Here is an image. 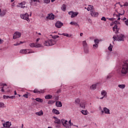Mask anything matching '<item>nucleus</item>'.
<instances>
[{"mask_svg": "<svg viewBox=\"0 0 128 128\" xmlns=\"http://www.w3.org/2000/svg\"><path fill=\"white\" fill-rule=\"evenodd\" d=\"M120 66L122 68L119 72V74L122 76H126L128 72V60L124 62L120 63Z\"/></svg>", "mask_w": 128, "mask_h": 128, "instance_id": "f257e3e1", "label": "nucleus"}, {"mask_svg": "<svg viewBox=\"0 0 128 128\" xmlns=\"http://www.w3.org/2000/svg\"><path fill=\"white\" fill-rule=\"evenodd\" d=\"M114 42L118 40V42H122L124 40V35L120 34V35H117V36H114L112 38Z\"/></svg>", "mask_w": 128, "mask_h": 128, "instance_id": "f03ea898", "label": "nucleus"}, {"mask_svg": "<svg viewBox=\"0 0 128 128\" xmlns=\"http://www.w3.org/2000/svg\"><path fill=\"white\" fill-rule=\"evenodd\" d=\"M56 44L54 40H49L45 41L44 44L45 46H54Z\"/></svg>", "mask_w": 128, "mask_h": 128, "instance_id": "7ed1b4c3", "label": "nucleus"}, {"mask_svg": "<svg viewBox=\"0 0 128 128\" xmlns=\"http://www.w3.org/2000/svg\"><path fill=\"white\" fill-rule=\"evenodd\" d=\"M20 16L21 18H22V20H25L28 22H30V18H28V16H30V15H28V14L26 13L25 14H21L20 15Z\"/></svg>", "mask_w": 128, "mask_h": 128, "instance_id": "20e7f679", "label": "nucleus"}, {"mask_svg": "<svg viewBox=\"0 0 128 128\" xmlns=\"http://www.w3.org/2000/svg\"><path fill=\"white\" fill-rule=\"evenodd\" d=\"M22 36V33L19 32H16L13 35V39L16 40V38H20Z\"/></svg>", "mask_w": 128, "mask_h": 128, "instance_id": "39448f33", "label": "nucleus"}, {"mask_svg": "<svg viewBox=\"0 0 128 128\" xmlns=\"http://www.w3.org/2000/svg\"><path fill=\"white\" fill-rule=\"evenodd\" d=\"M61 122H62V126H64L65 128H70V125L68 124L67 120H66L64 119H62Z\"/></svg>", "mask_w": 128, "mask_h": 128, "instance_id": "423d86ee", "label": "nucleus"}, {"mask_svg": "<svg viewBox=\"0 0 128 128\" xmlns=\"http://www.w3.org/2000/svg\"><path fill=\"white\" fill-rule=\"evenodd\" d=\"M29 46H30V48H42V44H34V43H32V44H29Z\"/></svg>", "mask_w": 128, "mask_h": 128, "instance_id": "0eeeda50", "label": "nucleus"}, {"mask_svg": "<svg viewBox=\"0 0 128 128\" xmlns=\"http://www.w3.org/2000/svg\"><path fill=\"white\" fill-rule=\"evenodd\" d=\"M102 114H104V112L106 114H110V109L106 107H104L103 108V110H101Z\"/></svg>", "mask_w": 128, "mask_h": 128, "instance_id": "6e6552de", "label": "nucleus"}, {"mask_svg": "<svg viewBox=\"0 0 128 128\" xmlns=\"http://www.w3.org/2000/svg\"><path fill=\"white\" fill-rule=\"evenodd\" d=\"M113 24H115V26L113 27V30L114 32V30H116V32H118V25L117 24H120V22L118 20H116L114 22H113Z\"/></svg>", "mask_w": 128, "mask_h": 128, "instance_id": "1a4fd4ad", "label": "nucleus"}, {"mask_svg": "<svg viewBox=\"0 0 128 128\" xmlns=\"http://www.w3.org/2000/svg\"><path fill=\"white\" fill-rule=\"evenodd\" d=\"M68 14L71 16V18H74L78 16V12H74V11H70L68 12Z\"/></svg>", "mask_w": 128, "mask_h": 128, "instance_id": "9d476101", "label": "nucleus"}, {"mask_svg": "<svg viewBox=\"0 0 128 128\" xmlns=\"http://www.w3.org/2000/svg\"><path fill=\"white\" fill-rule=\"evenodd\" d=\"M64 26V23L60 21H57L55 24V26L58 28H60Z\"/></svg>", "mask_w": 128, "mask_h": 128, "instance_id": "9b49d317", "label": "nucleus"}, {"mask_svg": "<svg viewBox=\"0 0 128 128\" xmlns=\"http://www.w3.org/2000/svg\"><path fill=\"white\" fill-rule=\"evenodd\" d=\"M90 14L92 16L96 17L98 16V12H96L93 10H91Z\"/></svg>", "mask_w": 128, "mask_h": 128, "instance_id": "f8f14e48", "label": "nucleus"}, {"mask_svg": "<svg viewBox=\"0 0 128 128\" xmlns=\"http://www.w3.org/2000/svg\"><path fill=\"white\" fill-rule=\"evenodd\" d=\"M46 18L48 20H54V14H48V16H47Z\"/></svg>", "mask_w": 128, "mask_h": 128, "instance_id": "ddd939ff", "label": "nucleus"}, {"mask_svg": "<svg viewBox=\"0 0 128 128\" xmlns=\"http://www.w3.org/2000/svg\"><path fill=\"white\" fill-rule=\"evenodd\" d=\"M56 106L57 108H62V104L60 101H57L56 102Z\"/></svg>", "mask_w": 128, "mask_h": 128, "instance_id": "4468645a", "label": "nucleus"}, {"mask_svg": "<svg viewBox=\"0 0 128 128\" xmlns=\"http://www.w3.org/2000/svg\"><path fill=\"white\" fill-rule=\"evenodd\" d=\"M70 24H71L72 26H78V27L80 26V24H78V22H70Z\"/></svg>", "mask_w": 128, "mask_h": 128, "instance_id": "2eb2a0df", "label": "nucleus"}, {"mask_svg": "<svg viewBox=\"0 0 128 128\" xmlns=\"http://www.w3.org/2000/svg\"><path fill=\"white\" fill-rule=\"evenodd\" d=\"M20 7L22 8H26V2H22L21 3H20Z\"/></svg>", "mask_w": 128, "mask_h": 128, "instance_id": "dca6fc26", "label": "nucleus"}, {"mask_svg": "<svg viewBox=\"0 0 128 128\" xmlns=\"http://www.w3.org/2000/svg\"><path fill=\"white\" fill-rule=\"evenodd\" d=\"M52 112H54V114H60V111L56 108H54L52 110Z\"/></svg>", "mask_w": 128, "mask_h": 128, "instance_id": "f3484780", "label": "nucleus"}, {"mask_svg": "<svg viewBox=\"0 0 128 128\" xmlns=\"http://www.w3.org/2000/svg\"><path fill=\"white\" fill-rule=\"evenodd\" d=\"M87 10L88 11L90 10V12H92V10H94V6L89 5L88 7L87 8Z\"/></svg>", "mask_w": 128, "mask_h": 128, "instance_id": "a211bd4d", "label": "nucleus"}, {"mask_svg": "<svg viewBox=\"0 0 128 128\" xmlns=\"http://www.w3.org/2000/svg\"><path fill=\"white\" fill-rule=\"evenodd\" d=\"M55 124H62V120H60L58 118L54 121Z\"/></svg>", "mask_w": 128, "mask_h": 128, "instance_id": "6ab92c4d", "label": "nucleus"}, {"mask_svg": "<svg viewBox=\"0 0 128 128\" xmlns=\"http://www.w3.org/2000/svg\"><path fill=\"white\" fill-rule=\"evenodd\" d=\"M6 10H4L2 12H0V16H6Z\"/></svg>", "mask_w": 128, "mask_h": 128, "instance_id": "aec40b11", "label": "nucleus"}, {"mask_svg": "<svg viewBox=\"0 0 128 128\" xmlns=\"http://www.w3.org/2000/svg\"><path fill=\"white\" fill-rule=\"evenodd\" d=\"M36 116H42V114H44V112H42V110H41L40 111L36 112Z\"/></svg>", "mask_w": 128, "mask_h": 128, "instance_id": "412c9836", "label": "nucleus"}, {"mask_svg": "<svg viewBox=\"0 0 128 128\" xmlns=\"http://www.w3.org/2000/svg\"><path fill=\"white\" fill-rule=\"evenodd\" d=\"M20 54H26L28 51H26V49H22L20 51Z\"/></svg>", "mask_w": 128, "mask_h": 128, "instance_id": "4be33fe9", "label": "nucleus"}, {"mask_svg": "<svg viewBox=\"0 0 128 128\" xmlns=\"http://www.w3.org/2000/svg\"><path fill=\"white\" fill-rule=\"evenodd\" d=\"M118 88H121L122 90H124L126 88V85L125 84H118Z\"/></svg>", "mask_w": 128, "mask_h": 128, "instance_id": "5701e85b", "label": "nucleus"}, {"mask_svg": "<svg viewBox=\"0 0 128 128\" xmlns=\"http://www.w3.org/2000/svg\"><path fill=\"white\" fill-rule=\"evenodd\" d=\"M52 98V95H46L45 96V98L46 100H50V98Z\"/></svg>", "mask_w": 128, "mask_h": 128, "instance_id": "b1692460", "label": "nucleus"}, {"mask_svg": "<svg viewBox=\"0 0 128 128\" xmlns=\"http://www.w3.org/2000/svg\"><path fill=\"white\" fill-rule=\"evenodd\" d=\"M81 112H82V114H84V116H86V114H88V110H81Z\"/></svg>", "mask_w": 128, "mask_h": 128, "instance_id": "393cba45", "label": "nucleus"}, {"mask_svg": "<svg viewBox=\"0 0 128 128\" xmlns=\"http://www.w3.org/2000/svg\"><path fill=\"white\" fill-rule=\"evenodd\" d=\"M34 94H42V92L41 91H39L38 90V89H35L34 90Z\"/></svg>", "mask_w": 128, "mask_h": 128, "instance_id": "a878e982", "label": "nucleus"}, {"mask_svg": "<svg viewBox=\"0 0 128 128\" xmlns=\"http://www.w3.org/2000/svg\"><path fill=\"white\" fill-rule=\"evenodd\" d=\"M62 10H63V12H66V4H64L62 7Z\"/></svg>", "mask_w": 128, "mask_h": 128, "instance_id": "bb28decb", "label": "nucleus"}, {"mask_svg": "<svg viewBox=\"0 0 128 128\" xmlns=\"http://www.w3.org/2000/svg\"><path fill=\"white\" fill-rule=\"evenodd\" d=\"M36 102H44V100L40 98H36Z\"/></svg>", "mask_w": 128, "mask_h": 128, "instance_id": "cd10ccee", "label": "nucleus"}, {"mask_svg": "<svg viewBox=\"0 0 128 128\" xmlns=\"http://www.w3.org/2000/svg\"><path fill=\"white\" fill-rule=\"evenodd\" d=\"M102 96H104V98L106 96V92L105 90H102L101 92Z\"/></svg>", "mask_w": 128, "mask_h": 128, "instance_id": "c85d7f7f", "label": "nucleus"}, {"mask_svg": "<svg viewBox=\"0 0 128 128\" xmlns=\"http://www.w3.org/2000/svg\"><path fill=\"white\" fill-rule=\"evenodd\" d=\"M62 36H67V38H70L72 36V35H70L68 34L63 33L62 34Z\"/></svg>", "mask_w": 128, "mask_h": 128, "instance_id": "c756f323", "label": "nucleus"}, {"mask_svg": "<svg viewBox=\"0 0 128 128\" xmlns=\"http://www.w3.org/2000/svg\"><path fill=\"white\" fill-rule=\"evenodd\" d=\"M124 10H123L122 14L119 13L118 14H116V18H120V16H124Z\"/></svg>", "mask_w": 128, "mask_h": 128, "instance_id": "7c9ffc66", "label": "nucleus"}, {"mask_svg": "<svg viewBox=\"0 0 128 128\" xmlns=\"http://www.w3.org/2000/svg\"><path fill=\"white\" fill-rule=\"evenodd\" d=\"M80 106L82 108H85L86 104H84V103H80Z\"/></svg>", "mask_w": 128, "mask_h": 128, "instance_id": "2f4dec72", "label": "nucleus"}, {"mask_svg": "<svg viewBox=\"0 0 128 128\" xmlns=\"http://www.w3.org/2000/svg\"><path fill=\"white\" fill-rule=\"evenodd\" d=\"M54 102H55L54 101L52 100H50L48 102V104H54Z\"/></svg>", "mask_w": 128, "mask_h": 128, "instance_id": "473e14b6", "label": "nucleus"}, {"mask_svg": "<svg viewBox=\"0 0 128 128\" xmlns=\"http://www.w3.org/2000/svg\"><path fill=\"white\" fill-rule=\"evenodd\" d=\"M80 100L79 98L76 99L75 100V103L76 104H80Z\"/></svg>", "mask_w": 128, "mask_h": 128, "instance_id": "72a5a7b5", "label": "nucleus"}, {"mask_svg": "<svg viewBox=\"0 0 128 128\" xmlns=\"http://www.w3.org/2000/svg\"><path fill=\"white\" fill-rule=\"evenodd\" d=\"M100 42V40H98V39H95L94 40V42L97 44H98Z\"/></svg>", "mask_w": 128, "mask_h": 128, "instance_id": "f704fd0d", "label": "nucleus"}, {"mask_svg": "<svg viewBox=\"0 0 128 128\" xmlns=\"http://www.w3.org/2000/svg\"><path fill=\"white\" fill-rule=\"evenodd\" d=\"M92 90H96V84H93L90 86Z\"/></svg>", "mask_w": 128, "mask_h": 128, "instance_id": "c9c22d12", "label": "nucleus"}, {"mask_svg": "<svg viewBox=\"0 0 128 128\" xmlns=\"http://www.w3.org/2000/svg\"><path fill=\"white\" fill-rule=\"evenodd\" d=\"M84 50L85 54H88V52H90V50L88 48H84Z\"/></svg>", "mask_w": 128, "mask_h": 128, "instance_id": "e433bc0d", "label": "nucleus"}, {"mask_svg": "<svg viewBox=\"0 0 128 128\" xmlns=\"http://www.w3.org/2000/svg\"><path fill=\"white\" fill-rule=\"evenodd\" d=\"M82 44L84 48H86V46H87L86 42V40H84L82 42Z\"/></svg>", "mask_w": 128, "mask_h": 128, "instance_id": "4c0bfd02", "label": "nucleus"}, {"mask_svg": "<svg viewBox=\"0 0 128 128\" xmlns=\"http://www.w3.org/2000/svg\"><path fill=\"white\" fill-rule=\"evenodd\" d=\"M58 38H60V36H52V38H53L54 40Z\"/></svg>", "mask_w": 128, "mask_h": 128, "instance_id": "58836bf2", "label": "nucleus"}, {"mask_svg": "<svg viewBox=\"0 0 128 128\" xmlns=\"http://www.w3.org/2000/svg\"><path fill=\"white\" fill-rule=\"evenodd\" d=\"M24 44V42L21 41V42H20V43L17 42V43L15 44H14V46H20V44Z\"/></svg>", "mask_w": 128, "mask_h": 128, "instance_id": "ea45409f", "label": "nucleus"}, {"mask_svg": "<svg viewBox=\"0 0 128 128\" xmlns=\"http://www.w3.org/2000/svg\"><path fill=\"white\" fill-rule=\"evenodd\" d=\"M0 108H4V104L0 102Z\"/></svg>", "mask_w": 128, "mask_h": 128, "instance_id": "a19ab883", "label": "nucleus"}, {"mask_svg": "<svg viewBox=\"0 0 128 128\" xmlns=\"http://www.w3.org/2000/svg\"><path fill=\"white\" fill-rule=\"evenodd\" d=\"M3 98H4V99L10 98V96L4 95L3 96Z\"/></svg>", "mask_w": 128, "mask_h": 128, "instance_id": "79ce46f5", "label": "nucleus"}, {"mask_svg": "<svg viewBox=\"0 0 128 128\" xmlns=\"http://www.w3.org/2000/svg\"><path fill=\"white\" fill-rule=\"evenodd\" d=\"M44 2L45 4H50V0H44Z\"/></svg>", "mask_w": 128, "mask_h": 128, "instance_id": "37998d69", "label": "nucleus"}, {"mask_svg": "<svg viewBox=\"0 0 128 128\" xmlns=\"http://www.w3.org/2000/svg\"><path fill=\"white\" fill-rule=\"evenodd\" d=\"M102 20H104V22H106V17L103 16L101 18Z\"/></svg>", "mask_w": 128, "mask_h": 128, "instance_id": "c03bdc74", "label": "nucleus"}, {"mask_svg": "<svg viewBox=\"0 0 128 128\" xmlns=\"http://www.w3.org/2000/svg\"><path fill=\"white\" fill-rule=\"evenodd\" d=\"M9 98H12V100H14V98H16V96H9Z\"/></svg>", "mask_w": 128, "mask_h": 128, "instance_id": "a18cd8bd", "label": "nucleus"}, {"mask_svg": "<svg viewBox=\"0 0 128 128\" xmlns=\"http://www.w3.org/2000/svg\"><path fill=\"white\" fill-rule=\"evenodd\" d=\"M28 94H24L23 95V96H24V98H28Z\"/></svg>", "mask_w": 128, "mask_h": 128, "instance_id": "49530a36", "label": "nucleus"}, {"mask_svg": "<svg viewBox=\"0 0 128 128\" xmlns=\"http://www.w3.org/2000/svg\"><path fill=\"white\" fill-rule=\"evenodd\" d=\"M94 48H98V44H96L95 43L93 45Z\"/></svg>", "mask_w": 128, "mask_h": 128, "instance_id": "de8ad7c7", "label": "nucleus"}, {"mask_svg": "<svg viewBox=\"0 0 128 128\" xmlns=\"http://www.w3.org/2000/svg\"><path fill=\"white\" fill-rule=\"evenodd\" d=\"M124 6H128V2H126L123 5Z\"/></svg>", "mask_w": 128, "mask_h": 128, "instance_id": "09e8293b", "label": "nucleus"}, {"mask_svg": "<svg viewBox=\"0 0 128 128\" xmlns=\"http://www.w3.org/2000/svg\"><path fill=\"white\" fill-rule=\"evenodd\" d=\"M114 46L112 45V44H110V46L108 47V48H113Z\"/></svg>", "mask_w": 128, "mask_h": 128, "instance_id": "8fccbe9b", "label": "nucleus"}, {"mask_svg": "<svg viewBox=\"0 0 128 128\" xmlns=\"http://www.w3.org/2000/svg\"><path fill=\"white\" fill-rule=\"evenodd\" d=\"M110 78H112V76L109 75L107 76L106 80H110Z\"/></svg>", "mask_w": 128, "mask_h": 128, "instance_id": "3c124183", "label": "nucleus"}, {"mask_svg": "<svg viewBox=\"0 0 128 128\" xmlns=\"http://www.w3.org/2000/svg\"><path fill=\"white\" fill-rule=\"evenodd\" d=\"M109 20L114 21V18H107Z\"/></svg>", "mask_w": 128, "mask_h": 128, "instance_id": "603ef678", "label": "nucleus"}, {"mask_svg": "<svg viewBox=\"0 0 128 128\" xmlns=\"http://www.w3.org/2000/svg\"><path fill=\"white\" fill-rule=\"evenodd\" d=\"M2 42H4V40H2L0 38V44H2Z\"/></svg>", "mask_w": 128, "mask_h": 128, "instance_id": "864d4df0", "label": "nucleus"}, {"mask_svg": "<svg viewBox=\"0 0 128 128\" xmlns=\"http://www.w3.org/2000/svg\"><path fill=\"white\" fill-rule=\"evenodd\" d=\"M126 26H128V19L125 22Z\"/></svg>", "mask_w": 128, "mask_h": 128, "instance_id": "5fc2aeb1", "label": "nucleus"}, {"mask_svg": "<svg viewBox=\"0 0 128 128\" xmlns=\"http://www.w3.org/2000/svg\"><path fill=\"white\" fill-rule=\"evenodd\" d=\"M108 50H109V52H112V48H108Z\"/></svg>", "mask_w": 128, "mask_h": 128, "instance_id": "6e6d98bb", "label": "nucleus"}, {"mask_svg": "<svg viewBox=\"0 0 128 128\" xmlns=\"http://www.w3.org/2000/svg\"><path fill=\"white\" fill-rule=\"evenodd\" d=\"M40 40V38H37L36 40V42H38Z\"/></svg>", "mask_w": 128, "mask_h": 128, "instance_id": "4d7b16f0", "label": "nucleus"}, {"mask_svg": "<svg viewBox=\"0 0 128 128\" xmlns=\"http://www.w3.org/2000/svg\"><path fill=\"white\" fill-rule=\"evenodd\" d=\"M2 92H4V87H2Z\"/></svg>", "mask_w": 128, "mask_h": 128, "instance_id": "13d9d810", "label": "nucleus"}, {"mask_svg": "<svg viewBox=\"0 0 128 128\" xmlns=\"http://www.w3.org/2000/svg\"><path fill=\"white\" fill-rule=\"evenodd\" d=\"M60 90H58L56 92V94H60Z\"/></svg>", "mask_w": 128, "mask_h": 128, "instance_id": "bf43d9fd", "label": "nucleus"}, {"mask_svg": "<svg viewBox=\"0 0 128 128\" xmlns=\"http://www.w3.org/2000/svg\"><path fill=\"white\" fill-rule=\"evenodd\" d=\"M55 100H58V97L56 96V97L55 98Z\"/></svg>", "mask_w": 128, "mask_h": 128, "instance_id": "052dcab7", "label": "nucleus"}, {"mask_svg": "<svg viewBox=\"0 0 128 128\" xmlns=\"http://www.w3.org/2000/svg\"><path fill=\"white\" fill-rule=\"evenodd\" d=\"M0 86H2L3 88H4V86H6V84H2Z\"/></svg>", "mask_w": 128, "mask_h": 128, "instance_id": "680f3d73", "label": "nucleus"}, {"mask_svg": "<svg viewBox=\"0 0 128 128\" xmlns=\"http://www.w3.org/2000/svg\"><path fill=\"white\" fill-rule=\"evenodd\" d=\"M53 118H54L55 120H58V118L56 117V116H54Z\"/></svg>", "mask_w": 128, "mask_h": 128, "instance_id": "e2e57ef3", "label": "nucleus"}, {"mask_svg": "<svg viewBox=\"0 0 128 128\" xmlns=\"http://www.w3.org/2000/svg\"><path fill=\"white\" fill-rule=\"evenodd\" d=\"M56 128H60V126L57 125V126H56Z\"/></svg>", "mask_w": 128, "mask_h": 128, "instance_id": "0e129e2a", "label": "nucleus"}, {"mask_svg": "<svg viewBox=\"0 0 128 128\" xmlns=\"http://www.w3.org/2000/svg\"><path fill=\"white\" fill-rule=\"evenodd\" d=\"M70 126H74V124L71 122V123L70 124Z\"/></svg>", "mask_w": 128, "mask_h": 128, "instance_id": "69168bd1", "label": "nucleus"}, {"mask_svg": "<svg viewBox=\"0 0 128 128\" xmlns=\"http://www.w3.org/2000/svg\"><path fill=\"white\" fill-rule=\"evenodd\" d=\"M80 36H84V34H83V33H80Z\"/></svg>", "mask_w": 128, "mask_h": 128, "instance_id": "338daca9", "label": "nucleus"}, {"mask_svg": "<svg viewBox=\"0 0 128 128\" xmlns=\"http://www.w3.org/2000/svg\"><path fill=\"white\" fill-rule=\"evenodd\" d=\"M72 123V120H69L68 121V124H70Z\"/></svg>", "mask_w": 128, "mask_h": 128, "instance_id": "774afa93", "label": "nucleus"}]
</instances>
